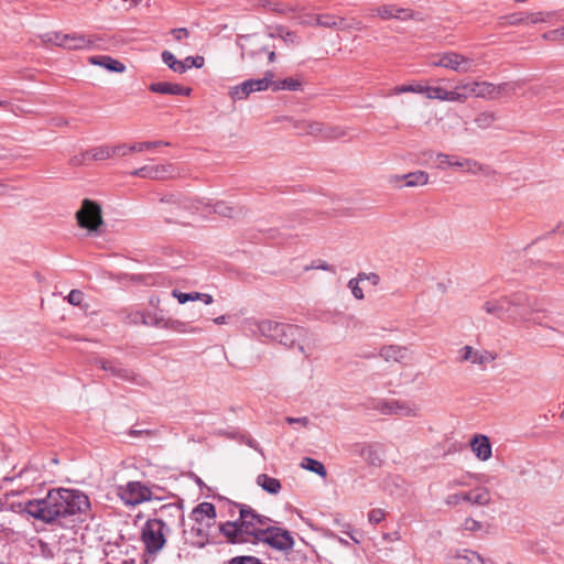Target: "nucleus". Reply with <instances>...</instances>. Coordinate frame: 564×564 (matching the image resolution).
<instances>
[{
  "label": "nucleus",
  "mask_w": 564,
  "mask_h": 564,
  "mask_svg": "<svg viewBox=\"0 0 564 564\" xmlns=\"http://www.w3.org/2000/svg\"><path fill=\"white\" fill-rule=\"evenodd\" d=\"M239 518L219 525L220 533L232 544H267L279 551H289L294 540L288 530L274 527L273 521L248 505H236Z\"/></svg>",
  "instance_id": "obj_1"
},
{
  "label": "nucleus",
  "mask_w": 564,
  "mask_h": 564,
  "mask_svg": "<svg viewBox=\"0 0 564 564\" xmlns=\"http://www.w3.org/2000/svg\"><path fill=\"white\" fill-rule=\"evenodd\" d=\"M90 507L88 497L79 490L52 489L42 499L30 500L24 511L44 523L62 524V520L74 514L84 513Z\"/></svg>",
  "instance_id": "obj_2"
},
{
  "label": "nucleus",
  "mask_w": 564,
  "mask_h": 564,
  "mask_svg": "<svg viewBox=\"0 0 564 564\" xmlns=\"http://www.w3.org/2000/svg\"><path fill=\"white\" fill-rule=\"evenodd\" d=\"M520 84L517 82L492 84L480 80H459L456 84L457 102H465L469 98L497 99L503 95L516 94Z\"/></svg>",
  "instance_id": "obj_3"
},
{
  "label": "nucleus",
  "mask_w": 564,
  "mask_h": 564,
  "mask_svg": "<svg viewBox=\"0 0 564 564\" xmlns=\"http://www.w3.org/2000/svg\"><path fill=\"white\" fill-rule=\"evenodd\" d=\"M251 326L254 335L263 336L286 347H293L297 337L303 334V328L299 326L271 319L253 321Z\"/></svg>",
  "instance_id": "obj_4"
},
{
  "label": "nucleus",
  "mask_w": 564,
  "mask_h": 564,
  "mask_svg": "<svg viewBox=\"0 0 564 564\" xmlns=\"http://www.w3.org/2000/svg\"><path fill=\"white\" fill-rule=\"evenodd\" d=\"M274 33L239 35L237 44L241 50L242 58L259 61L262 55L268 56L269 63L275 61V46L271 44Z\"/></svg>",
  "instance_id": "obj_5"
},
{
  "label": "nucleus",
  "mask_w": 564,
  "mask_h": 564,
  "mask_svg": "<svg viewBox=\"0 0 564 564\" xmlns=\"http://www.w3.org/2000/svg\"><path fill=\"white\" fill-rule=\"evenodd\" d=\"M507 323L520 324L530 322V315L540 312L536 300L524 292H513L506 295Z\"/></svg>",
  "instance_id": "obj_6"
},
{
  "label": "nucleus",
  "mask_w": 564,
  "mask_h": 564,
  "mask_svg": "<svg viewBox=\"0 0 564 564\" xmlns=\"http://www.w3.org/2000/svg\"><path fill=\"white\" fill-rule=\"evenodd\" d=\"M435 159L438 162L437 167L441 170L453 167L470 175L481 174L489 176L492 174V170L489 165L482 164L474 159L449 155L442 152L436 153Z\"/></svg>",
  "instance_id": "obj_7"
},
{
  "label": "nucleus",
  "mask_w": 564,
  "mask_h": 564,
  "mask_svg": "<svg viewBox=\"0 0 564 564\" xmlns=\"http://www.w3.org/2000/svg\"><path fill=\"white\" fill-rule=\"evenodd\" d=\"M169 528L161 519H149L141 533L142 542L148 553L155 554L165 545Z\"/></svg>",
  "instance_id": "obj_8"
},
{
  "label": "nucleus",
  "mask_w": 564,
  "mask_h": 564,
  "mask_svg": "<svg viewBox=\"0 0 564 564\" xmlns=\"http://www.w3.org/2000/svg\"><path fill=\"white\" fill-rule=\"evenodd\" d=\"M185 208H192L196 212L207 216L210 214H217L223 217L234 218L241 214V208L238 206L230 205L226 202L212 203L210 199H191L186 198L182 202Z\"/></svg>",
  "instance_id": "obj_9"
},
{
  "label": "nucleus",
  "mask_w": 564,
  "mask_h": 564,
  "mask_svg": "<svg viewBox=\"0 0 564 564\" xmlns=\"http://www.w3.org/2000/svg\"><path fill=\"white\" fill-rule=\"evenodd\" d=\"M76 219L82 228L90 232L97 231L104 224L100 206L90 199H84L80 208L76 212Z\"/></svg>",
  "instance_id": "obj_10"
},
{
  "label": "nucleus",
  "mask_w": 564,
  "mask_h": 564,
  "mask_svg": "<svg viewBox=\"0 0 564 564\" xmlns=\"http://www.w3.org/2000/svg\"><path fill=\"white\" fill-rule=\"evenodd\" d=\"M273 77V72L268 70L264 73L263 78L248 79L240 85L231 87L229 90V96L232 100H242L246 99L251 93L267 90L272 84Z\"/></svg>",
  "instance_id": "obj_11"
},
{
  "label": "nucleus",
  "mask_w": 564,
  "mask_h": 564,
  "mask_svg": "<svg viewBox=\"0 0 564 564\" xmlns=\"http://www.w3.org/2000/svg\"><path fill=\"white\" fill-rule=\"evenodd\" d=\"M118 495L127 506H137L152 499L150 488L140 481H130L126 486L119 487Z\"/></svg>",
  "instance_id": "obj_12"
},
{
  "label": "nucleus",
  "mask_w": 564,
  "mask_h": 564,
  "mask_svg": "<svg viewBox=\"0 0 564 564\" xmlns=\"http://www.w3.org/2000/svg\"><path fill=\"white\" fill-rule=\"evenodd\" d=\"M445 78L427 79L424 82V96L427 99H436L440 101L457 102L458 96L456 85L453 89H447L442 84Z\"/></svg>",
  "instance_id": "obj_13"
},
{
  "label": "nucleus",
  "mask_w": 564,
  "mask_h": 564,
  "mask_svg": "<svg viewBox=\"0 0 564 564\" xmlns=\"http://www.w3.org/2000/svg\"><path fill=\"white\" fill-rule=\"evenodd\" d=\"M496 359V355L486 349H475L466 345L458 350V360L460 362H470L473 365L485 366Z\"/></svg>",
  "instance_id": "obj_14"
},
{
  "label": "nucleus",
  "mask_w": 564,
  "mask_h": 564,
  "mask_svg": "<svg viewBox=\"0 0 564 564\" xmlns=\"http://www.w3.org/2000/svg\"><path fill=\"white\" fill-rule=\"evenodd\" d=\"M382 412L401 417H416L420 415V406L412 401L392 400L384 404Z\"/></svg>",
  "instance_id": "obj_15"
},
{
  "label": "nucleus",
  "mask_w": 564,
  "mask_h": 564,
  "mask_svg": "<svg viewBox=\"0 0 564 564\" xmlns=\"http://www.w3.org/2000/svg\"><path fill=\"white\" fill-rule=\"evenodd\" d=\"M175 171L173 164L145 165L133 171L132 175L151 180H164L173 177Z\"/></svg>",
  "instance_id": "obj_16"
},
{
  "label": "nucleus",
  "mask_w": 564,
  "mask_h": 564,
  "mask_svg": "<svg viewBox=\"0 0 564 564\" xmlns=\"http://www.w3.org/2000/svg\"><path fill=\"white\" fill-rule=\"evenodd\" d=\"M445 68L455 73L466 74L474 72V59L460 53L449 51L446 52Z\"/></svg>",
  "instance_id": "obj_17"
},
{
  "label": "nucleus",
  "mask_w": 564,
  "mask_h": 564,
  "mask_svg": "<svg viewBox=\"0 0 564 564\" xmlns=\"http://www.w3.org/2000/svg\"><path fill=\"white\" fill-rule=\"evenodd\" d=\"M401 181H405L403 185L405 187L424 186L429 183L430 175L425 171H414L403 175H391L389 177V183L394 186H399Z\"/></svg>",
  "instance_id": "obj_18"
},
{
  "label": "nucleus",
  "mask_w": 564,
  "mask_h": 564,
  "mask_svg": "<svg viewBox=\"0 0 564 564\" xmlns=\"http://www.w3.org/2000/svg\"><path fill=\"white\" fill-rule=\"evenodd\" d=\"M470 448L475 456L481 462H487L492 455L489 437L482 434H476L470 440Z\"/></svg>",
  "instance_id": "obj_19"
},
{
  "label": "nucleus",
  "mask_w": 564,
  "mask_h": 564,
  "mask_svg": "<svg viewBox=\"0 0 564 564\" xmlns=\"http://www.w3.org/2000/svg\"><path fill=\"white\" fill-rule=\"evenodd\" d=\"M482 311L501 321L507 322V300L506 295L491 297L484 302Z\"/></svg>",
  "instance_id": "obj_20"
},
{
  "label": "nucleus",
  "mask_w": 564,
  "mask_h": 564,
  "mask_svg": "<svg viewBox=\"0 0 564 564\" xmlns=\"http://www.w3.org/2000/svg\"><path fill=\"white\" fill-rule=\"evenodd\" d=\"M373 14H377L383 20L399 19L402 21L412 18V11L410 9L397 8L393 4H384L373 10Z\"/></svg>",
  "instance_id": "obj_21"
},
{
  "label": "nucleus",
  "mask_w": 564,
  "mask_h": 564,
  "mask_svg": "<svg viewBox=\"0 0 564 564\" xmlns=\"http://www.w3.org/2000/svg\"><path fill=\"white\" fill-rule=\"evenodd\" d=\"M149 89L152 93L163 94V95L189 96L192 93L191 87H184L178 84H172V83H167V82L152 83L149 86Z\"/></svg>",
  "instance_id": "obj_22"
},
{
  "label": "nucleus",
  "mask_w": 564,
  "mask_h": 564,
  "mask_svg": "<svg viewBox=\"0 0 564 564\" xmlns=\"http://www.w3.org/2000/svg\"><path fill=\"white\" fill-rule=\"evenodd\" d=\"M193 517L197 523L210 527L216 518V508L213 503L202 502L193 510Z\"/></svg>",
  "instance_id": "obj_23"
},
{
  "label": "nucleus",
  "mask_w": 564,
  "mask_h": 564,
  "mask_svg": "<svg viewBox=\"0 0 564 564\" xmlns=\"http://www.w3.org/2000/svg\"><path fill=\"white\" fill-rule=\"evenodd\" d=\"M379 356L388 362H402L408 357V348L400 345H384L380 348Z\"/></svg>",
  "instance_id": "obj_24"
},
{
  "label": "nucleus",
  "mask_w": 564,
  "mask_h": 564,
  "mask_svg": "<svg viewBox=\"0 0 564 564\" xmlns=\"http://www.w3.org/2000/svg\"><path fill=\"white\" fill-rule=\"evenodd\" d=\"M293 128L297 131L299 135H311L322 139L323 122L314 120H297L294 121Z\"/></svg>",
  "instance_id": "obj_25"
},
{
  "label": "nucleus",
  "mask_w": 564,
  "mask_h": 564,
  "mask_svg": "<svg viewBox=\"0 0 564 564\" xmlns=\"http://www.w3.org/2000/svg\"><path fill=\"white\" fill-rule=\"evenodd\" d=\"M88 62L91 65L100 66L109 72L123 73L126 70L123 63L108 55L90 56Z\"/></svg>",
  "instance_id": "obj_26"
},
{
  "label": "nucleus",
  "mask_w": 564,
  "mask_h": 564,
  "mask_svg": "<svg viewBox=\"0 0 564 564\" xmlns=\"http://www.w3.org/2000/svg\"><path fill=\"white\" fill-rule=\"evenodd\" d=\"M316 25L321 28L337 30L349 28L347 21L344 18L333 14H319L316 19Z\"/></svg>",
  "instance_id": "obj_27"
},
{
  "label": "nucleus",
  "mask_w": 564,
  "mask_h": 564,
  "mask_svg": "<svg viewBox=\"0 0 564 564\" xmlns=\"http://www.w3.org/2000/svg\"><path fill=\"white\" fill-rule=\"evenodd\" d=\"M449 564H484V560L475 551L463 550L451 558Z\"/></svg>",
  "instance_id": "obj_28"
},
{
  "label": "nucleus",
  "mask_w": 564,
  "mask_h": 564,
  "mask_svg": "<svg viewBox=\"0 0 564 564\" xmlns=\"http://www.w3.org/2000/svg\"><path fill=\"white\" fill-rule=\"evenodd\" d=\"M256 484L261 487L264 491L271 495H278L281 491V482L274 477H270L267 474H260L257 476Z\"/></svg>",
  "instance_id": "obj_29"
},
{
  "label": "nucleus",
  "mask_w": 564,
  "mask_h": 564,
  "mask_svg": "<svg viewBox=\"0 0 564 564\" xmlns=\"http://www.w3.org/2000/svg\"><path fill=\"white\" fill-rule=\"evenodd\" d=\"M469 503L473 506H488L491 501L489 489L482 486L469 490Z\"/></svg>",
  "instance_id": "obj_30"
},
{
  "label": "nucleus",
  "mask_w": 564,
  "mask_h": 564,
  "mask_svg": "<svg viewBox=\"0 0 564 564\" xmlns=\"http://www.w3.org/2000/svg\"><path fill=\"white\" fill-rule=\"evenodd\" d=\"M64 43L63 47L67 50H83L90 46V39L84 35L77 34H66L65 37H62Z\"/></svg>",
  "instance_id": "obj_31"
},
{
  "label": "nucleus",
  "mask_w": 564,
  "mask_h": 564,
  "mask_svg": "<svg viewBox=\"0 0 564 564\" xmlns=\"http://www.w3.org/2000/svg\"><path fill=\"white\" fill-rule=\"evenodd\" d=\"M161 56L163 63L166 64L167 67L174 73L183 74L188 68H191V65H187L186 62L177 59L175 55L172 54L170 51H163Z\"/></svg>",
  "instance_id": "obj_32"
},
{
  "label": "nucleus",
  "mask_w": 564,
  "mask_h": 564,
  "mask_svg": "<svg viewBox=\"0 0 564 564\" xmlns=\"http://www.w3.org/2000/svg\"><path fill=\"white\" fill-rule=\"evenodd\" d=\"M113 156L112 148L109 145L95 147L83 154V160L102 161Z\"/></svg>",
  "instance_id": "obj_33"
},
{
  "label": "nucleus",
  "mask_w": 564,
  "mask_h": 564,
  "mask_svg": "<svg viewBox=\"0 0 564 564\" xmlns=\"http://www.w3.org/2000/svg\"><path fill=\"white\" fill-rule=\"evenodd\" d=\"M204 525V523H197L193 525L188 532L185 531V534H189L192 545L203 547L207 543L208 538L205 533Z\"/></svg>",
  "instance_id": "obj_34"
},
{
  "label": "nucleus",
  "mask_w": 564,
  "mask_h": 564,
  "mask_svg": "<svg viewBox=\"0 0 564 564\" xmlns=\"http://www.w3.org/2000/svg\"><path fill=\"white\" fill-rule=\"evenodd\" d=\"M347 135V129L340 126H332L323 122L322 140L332 141Z\"/></svg>",
  "instance_id": "obj_35"
},
{
  "label": "nucleus",
  "mask_w": 564,
  "mask_h": 564,
  "mask_svg": "<svg viewBox=\"0 0 564 564\" xmlns=\"http://www.w3.org/2000/svg\"><path fill=\"white\" fill-rule=\"evenodd\" d=\"M405 93L421 94L424 95V82H413L405 85L395 86L389 94L392 95H401Z\"/></svg>",
  "instance_id": "obj_36"
},
{
  "label": "nucleus",
  "mask_w": 564,
  "mask_h": 564,
  "mask_svg": "<svg viewBox=\"0 0 564 564\" xmlns=\"http://www.w3.org/2000/svg\"><path fill=\"white\" fill-rule=\"evenodd\" d=\"M301 466L304 469L313 471L321 477H326V475H327L325 466L321 462H318L314 458H311V457L303 458Z\"/></svg>",
  "instance_id": "obj_37"
},
{
  "label": "nucleus",
  "mask_w": 564,
  "mask_h": 564,
  "mask_svg": "<svg viewBox=\"0 0 564 564\" xmlns=\"http://www.w3.org/2000/svg\"><path fill=\"white\" fill-rule=\"evenodd\" d=\"M469 500H470L469 491H466V492H456V494L448 495V496L445 498V503H446L447 506H451V507H456V506H458L460 502H467V503H469Z\"/></svg>",
  "instance_id": "obj_38"
},
{
  "label": "nucleus",
  "mask_w": 564,
  "mask_h": 564,
  "mask_svg": "<svg viewBox=\"0 0 564 564\" xmlns=\"http://www.w3.org/2000/svg\"><path fill=\"white\" fill-rule=\"evenodd\" d=\"M495 115L492 112H481L476 116L475 123L480 129H487L495 122Z\"/></svg>",
  "instance_id": "obj_39"
},
{
  "label": "nucleus",
  "mask_w": 564,
  "mask_h": 564,
  "mask_svg": "<svg viewBox=\"0 0 564 564\" xmlns=\"http://www.w3.org/2000/svg\"><path fill=\"white\" fill-rule=\"evenodd\" d=\"M272 84L274 85V89L278 90V89H285V90H291V91H295V90H299L300 87H301V83L297 80V79H294V78H286L284 80H281L279 83H273Z\"/></svg>",
  "instance_id": "obj_40"
},
{
  "label": "nucleus",
  "mask_w": 564,
  "mask_h": 564,
  "mask_svg": "<svg viewBox=\"0 0 564 564\" xmlns=\"http://www.w3.org/2000/svg\"><path fill=\"white\" fill-rule=\"evenodd\" d=\"M161 145H169V143L163 141H143L133 143L132 149H134V152H144Z\"/></svg>",
  "instance_id": "obj_41"
},
{
  "label": "nucleus",
  "mask_w": 564,
  "mask_h": 564,
  "mask_svg": "<svg viewBox=\"0 0 564 564\" xmlns=\"http://www.w3.org/2000/svg\"><path fill=\"white\" fill-rule=\"evenodd\" d=\"M227 564H267L262 562L259 557L252 555H239L235 556L228 561Z\"/></svg>",
  "instance_id": "obj_42"
},
{
  "label": "nucleus",
  "mask_w": 564,
  "mask_h": 564,
  "mask_svg": "<svg viewBox=\"0 0 564 564\" xmlns=\"http://www.w3.org/2000/svg\"><path fill=\"white\" fill-rule=\"evenodd\" d=\"M113 377L123 381H135L137 379V375L133 372V370L123 367L121 364H119Z\"/></svg>",
  "instance_id": "obj_43"
},
{
  "label": "nucleus",
  "mask_w": 564,
  "mask_h": 564,
  "mask_svg": "<svg viewBox=\"0 0 564 564\" xmlns=\"http://www.w3.org/2000/svg\"><path fill=\"white\" fill-rule=\"evenodd\" d=\"M66 34H62V33H58V32H53V33H46V34H43L41 35V41L45 44L47 43H52V44H55V45H58V46H62L63 47V39L62 37H65Z\"/></svg>",
  "instance_id": "obj_44"
},
{
  "label": "nucleus",
  "mask_w": 564,
  "mask_h": 564,
  "mask_svg": "<svg viewBox=\"0 0 564 564\" xmlns=\"http://www.w3.org/2000/svg\"><path fill=\"white\" fill-rule=\"evenodd\" d=\"M543 274L552 275L556 273H562L563 267L560 263H541L538 268Z\"/></svg>",
  "instance_id": "obj_45"
},
{
  "label": "nucleus",
  "mask_w": 564,
  "mask_h": 564,
  "mask_svg": "<svg viewBox=\"0 0 564 564\" xmlns=\"http://www.w3.org/2000/svg\"><path fill=\"white\" fill-rule=\"evenodd\" d=\"M275 36L281 37L286 43H291V44H297L299 43L297 42V36H296L295 32L286 31L282 26L276 28V33L274 34V37Z\"/></svg>",
  "instance_id": "obj_46"
},
{
  "label": "nucleus",
  "mask_w": 564,
  "mask_h": 564,
  "mask_svg": "<svg viewBox=\"0 0 564 564\" xmlns=\"http://www.w3.org/2000/svg\"><path fill=\"white\" fill-rule=\"evenodd\" d=\"M172 295L177 299L178 303L184 304L188 301H197L200 296L199 292L183 293L177 290H173Z\"/></svg>",
  "instance_id": "obj_47"
},
{
  "label": "nucleus",
  "mask_w": 564,
  "mask_h": 564,
  "mask_svg": "<svg viewBox=\"0 0 564 564\" xmlns=\"http://www.w3.org/2000/svg\"><path fill=\"white\" fill-rule=\"evenodd\" d=\"M387 512L383 509H372L368 513V520L371 524H378L384 520Z\"/></svg>",
  "instance_id": "obj_48"
},
{
  "label": "nucleus",
  "mask_w": 564,
  "mask_h": 564,
  "mask_svg": "<svg viewBox=\"0 0 564 564\" xmlns=\"http://www.w3.org/2000/svg\"><path fill=\"white\" fill-rule=\"evenodd\" d=\"M96 364L99 365V367L109 372L111 376H115L116 370L119 366V362L112 361V360H105V359H97Z\"/></svg>",
  "instance_id": "obj_49"
},
{
  "label": "nucleus",
  "mask_w": 564,
  "mask_h": 564,
  "mask_svg": "<svg viewBox=\"0 0 564 564\" xmlns=\"http://www.w3.org/2000/svg\"><path fill=\"white\" fill-rule=\"evenodd\" d=\"M553 14H554L553 12H546V13L535 12V13H530L528 18L530 19V22L532 24H536V23H544V22L549 21Z\"/></svg>",
  "instance_id": "obj_50"
},
{
  "label": "nucleus",
  "mask_w": 564,
  "mask_h": 564,
  "mask_svg": "<svg viewBox=\"0 0 564 564\" xmlns=\"http://www.w3.org/2000/svg\"><path fill=\"white\" fill-rule=\"evenodd\" d=\"M113 151V156H126L132 152H134V149H132V144H117L111 147Z\"/></svg>",
  "instance_id": "obj_51"
},
{
  "label": "nucleus",
  "mask_w": 564,
  "mask_h": 564,
  "mask_svg": "<svg viewBox=\"0 0 564 564\" xmlns=\"http://www.w3.org/2000/svg\"><path fill=\"white\" fill-rule=\"evenodd\" d=\"M319 14H312V13H304L299 15V24L305 25V26H317L316 25V19Z\"/></svg>",
  "instance_id": "obj_52"
},
{
  "label": "nucleus",
  "mask_w": 564,
  "mask_h": 564,
  "mask_svg": "<svg viewBox=\"0 0 564 564\" xmlns=\"http://www.w3.org/2000/svg\"><path fill=\"white\" fill-rule=\"evenodd\" d=\"M542 37L544 40L553 41V42L562 41V40H564L563 30L561 28V29H556V30H552V31L545 32L542 35Z\"/></svg>",
  "instance_id": "obj_53"
},
{
  "label": "nucleus",
  "mask_w": 564,
  "mask_h": 564,
  "mask_svg": "<svg viewBox=\"0 0 564 564\" xmlns=\"http://www.w3.org/2000/svg\"><path fill=\"white\" fill-rule=\"evenodd\" d=\"M463 528L466 531L475 532L481 529V523L473 518H466L463 523Z\"/></svg>",
  "instance_id": "obj_54"
},
{
  "label": "nucleus",
  "mask_w": 564,
  "mask_h": 564,
  "mask_svg": "<svg viewBox=\"0 0 564 564\" xmlns=\"http://www.w3.org/2000/svg\"><path fill=\"white\" fill-rule=\"evenodd\" d=\"M348 286L349 289L351 290V293L352 295L357 299V300H362L364 299V292H362V289L359 286V283L356 279H351L349 282H348Z\"/></svg>",
  "instance_id": "obj_55"
},
{
  "label": "nucleus",
  "mask_w": 564,
  "mask_h": 564,
  "mask_svg": "<svg viewBox=\"0 0 564 564\" xmlns=\"http://www.w3.org/2000/svg\"><path fill=\"white\" fill-rule=\"evenodd\" d=\"M84 299V294L79 290H72L67 295V301L72 305H79Z\"/></svg>",
  "instance_id": "obj_56"
},
{
  "label": "nucleus",
  "mask_w": 564,
  "mask_h": 564,
  "mask_svg": "<svg viewBox=\"0 0 564 564\" xmlns=\"http://www.w3.org/2000/svg\"><path fill=\"white\" fill-rule=\"evenodd\" d=\"M171 34L173 35L175 41L182 42L183 40H185L189 36V31L185 28H178V29H173L171 31Z\"/></svg>",
  "instance_id": "obj_57"
},
{
  "label": "nucleus",
  "mask_w": 564,
  "mask_h": 564,
  "mask_svg": "<svg viewBox=\"0 0 564 564\" xmlns=\"http://www.w3.org/2000/svg\"><path fill=\"white\" fill-rule=\"evenodd\" d=\"M183 62H186L191 67L202 68L205 59L203 56H187Z\"/></svg>",
  "instance_id": "obj_58"
},
{
  "label": "nucleus",
  "mask_w": 564,
  "mask_h": 564,
  "mask_svg": "<svg viewBox=\"0 0 564 564\" xmlns=\"http://www.w3.org/2000/svg\"><path fill=\"white\" fill-rule=\"evenodd\" d=\"M445 61H446V52L437 54V55H434L430 59V65L433 66V67H443V68H445Z\"/></svg>",
  "instance_id": "obj_59"
},
{
  "label": "nucleus",
  "mask_w": 564,
  "mask_h": 564,
  "mask_svg": "<svg viewBox=\"0 0 564 564\" xmlns=\"http://www.w3.org/2000/svg\"><path fill=\"white\" fill-rule=\"evenodd\" d=\"M505 24H511V25H517V24H521L524 22V18L522 17L521 13H513V14H510L508 17H505Z\"/></svg>",
  "instance_id": "obj_60"
},
{
  "label": "nucleus",
  "mask_w": 564,
  "mask_h": 564,
  "mask_svg": "<svg viewBox=\"0 0 564 564\" xmlns=\"http://www.w3.org/2000/svg\"><path fill=\"white\" fill-rule=\"evenodd\" d=\"M130 318H131V323H133V324H144V325L148 324L145 314L142 312H135V313L131 314Z\"/></svg>",
  "instance_id": "obj_61"
},
{
  "label": "nucleus",
  "mask_w": 564,
  "mask_h": 564,
  "mask_svg": "<svg viewBox=\"0 0 564 564\" xmlns=\"http://www.w3.org/2000/svg\"><path fill=\"white\" fill-rule=\"evenodd\" d=\"M468 486L467 481L465 480V478H455V479H452L447 482L446 487L448 489H455V488H458V487H466Z\"/></svg>",
  "instance_id": "obj_62"
},
{
  "label": "nucleus",
  "mask_w": 564,
  "mask_h": 564,
  "mask_svg": "<svg viewBox=\"0 0 564 564\" xmlns=\"http://www.w3.org/2000/svg\"><path fill=\"white\" fill-rule=\"evenodd\" d=\"M285 420L289 424H301L304 427H306L310 423V420L306 416H302V417L288 416Z\"/></svg>",
  "instance_id": "obj_63"
},
{
  "label": "nucleus",
  "mask_w": 564,
  "mask_h": 564,
  "mask_svg": "<svg viewBox=\"0 0 564 564\" xmlns=\"http://www.w3.org/2000/svg\"><path fill=\"white\" fill-rule=\"evenodd\" d=\"M263 7H269L270 10L272 11H275V12H279V13H284L286 12V9L284 8H281L279 4H271L269 1H265V3L263 4Z\"/></svg>",
  "instance_id": "obj_64"
}]
</instances>
